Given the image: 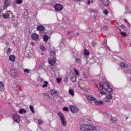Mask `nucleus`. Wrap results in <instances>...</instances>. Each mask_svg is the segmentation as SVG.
Masks as SVG:
<instances>
[{
    "mask_svg": "<svg viewBox=\"0 0 131 131\" xmlns=\"http://www.w3.org/2000/svg\"><path fill=\"white\" fill-rule=\"evenodd\" d=\"M16 4H17V5H21V4H22L23 1V0H16Z\"/></svg>",
    "mask_w": 131,
    "mask_h": 131,
    "instance_id": "nucleus-29",
    "label": "nucleus"
},
{
    "mask_svg": "<svg viewBox=\"0 0 131 131\" xmlns=\"http://www.w3.org/2000/svg\"><path fill=\"white\" fill-rule=\"evenodd\" d=\"M32 39H37L38 38V35L37 34L33 33L31 35Z\"/></svg>",
    "mask_w": 131,
    "mask_h": 131,
    "instance_id": "nucleus-16",
    "label": "nucleus"
},
{
    "mask_svg": "<svg viewBox=\"0 0 131 131\" xmlns=\"http://www.w3.org/2000/svg\"><path fill=\"white\" fill-rule=\"evenodd\" d=\"M10 14H12L11 11H7L6 13L3 14L2 17L3 18H4V19H8V18H9L10 17Z\"/></svg>",
    "mask_w": 131,
    "mask_h": 131,
    "instance_id": "nucleus-8",
    "label": "nucleus"
},
{
    "mask_svg": "<svg viewBox=\"0 0 131 131\" xmlns=\"http://www.w3.org/2000/svg\"><path fill=\"white\" fill-rule=\"evenodd\" d=\"M121 28H122L123 29H125V26L123 25H121Z\"/></svg>",
    "mask_w": 131,
    "mask_h": 131,
    "instance_id": "nucleus-40",
    "label": "nucleus"
},
{
    "mask_svg": "<svg viewBox=\"0 0 131 131\" xmlns=\"http://www.w3.org/2000/svg\"><path fill=\"white\" fill-rule=\"evenodd\" d=\"M84 78H88V76H84Z\"/></svg>",
    "mask_w": 131,
    "mask_h": 131,
    "instance_id": "nucleus-48",
    "label": "nucleus"
},
{
    "mask_svg": "<svg viewBox=\"0 0 131 131\" xmlns=\"http://www.w3.org/2000/svg\"><path fill=\"white\" fill-rule=\"evenodd\" d=\"M51 94L52 95V96H54V95H58V92L55 90H52L51 91Z\"/></svg>",
    "mask_w": 131,
    "mask_h": 131,
    "instance_id": "nucleus-22",
    "label": "nucleus"
},
{
    "mask_svg": "<svg viewBox=\"0 0 131 131\" xmlns=\"http://www.w3.org/2000/svg\"><path fill=\"white\" fill-rule=\"evenodd\" d=\"M11 73L12 76H13L15 77H17L18 76V74L17 73V71L12 69L11 70Z\"/></svg>",
    "mask_w": 131,
    "mask_h": 131,
    "instance_id": "nucleus-13",
    "label": "nucleus"
},
{
    "mask_svg": "<svg viewBox=\"0 0 131 131\" xmlns=\"http://www.w3.org/2000/svg\"><path fill=\"white\" fill-rule=\"evenodd\" d=\"M34 107L32 105H30V106H29V108L30 110V111H31V112H32V113H34Z\"/></svg>",
    "mask_w": 131,
    "mask_h": 131,
    "instance_id": "nucleus-27",
    "label": "nucleus"
},
{
    "mask_svg": "<svg viewBox=\"0 0 131 131\" xmlns=\"http://www.w3.org/2000/svg\"><path fill=\"white\" fill-rule=\"evenodd\" d=\"M105 86V83L103 84V82H100L99 83V88H98V91H103L104 89H105L104 87Z\"/></svg>",
    "mask_w": 131,
    "mask_h": 131,
    "instance_id": "nucleus-9",
    "label": "nucleus"
},
{
    "mask_svg": "<svg viewBox=\"0 0 131 131\" xmlns=\"http://www.w3.org/2000/svg\"><path fill=\"white\" fill-rule=\"evenodd\" d=\"M36 29L38 31H43L45 30V27L42 26H38Z\"/></svg>",
    "mask_w": 131,
    "mask_h": 131,
    "instance_id": "nucleus-15",
    "label": "nucleus"
},
{
    "mask_svg": "<svg viewBox=\"0 0 131 131\" xmlns=\"http://www.w3.org/2000/svg\"><path fill=\"white\" fill-rule=\"evenodd\" d=\"M69 77L73 82L76 81V77L75 76V74H74L73 72H71L70 73Z\"/></svg>",
    "mask_w": 131,
    "mask_h": 131,
    "instance_id": "nucleus-6",
    "label": "nucleus"
},
{
    "mask_svg": "<svg viewBox=\"0 0 131 131\" xmlns=\"http://www.w3.org/2000/svg\"><path fill=\"white\" fill-rule=\"evenodd\" d=\"M102 4L105 6V7H107L110 4V1L109 0H101Z\"/></svg>",
    "mask_w": 131,
    "mask_h": 131,
    "instance_id": "nucleus-10",
    "label": "nucleus"
},
{
    "mask_svg": "<svg viewBox=\"0 0 131 131\" xmlns=\"http://www.w3.org/2000/svg\"><path fill=\"white\" fill-rule=\"evenodd\" d=\"M104 90L106 91V92H107V93H112V92L113 91V90L110 88V86H109V82H104Z\"/></svg>",
    "mask_w": 131,
    "mask_h": 131,
    "instance_id": "nucleus-3",
    "label": "nucleus"
},
{
    "mask_svg": "<svg viewBox=\"0 0 131 131\" xmlns=\"http://www.w3.org/2000/svg\"><path fill=\"white\" fill-rule=\"evenodd\" d=\"M95 104L97 106H99L100 105H104V103L103 100H99V101H95Z\"/></svg>",
    "mask_w": 131,
    "mask_h": 131,
    "instance_id": "nucleus-12",
    "label": "nucleus"
},
{
    "mask_svg": "<svg viewBox=\"0 0 131 131\" xmlns=\"http://www.w3.org/2000/svg\"><path fill=\"white\" fill-rule=\"evenodd\" d=\"M63 109L64 111H68V110H69V108L67 107H63Z\"/></svg>",
    "mask_w": 131,
    "mask_h": 131,
    "instance_id": "nucleus-38",
    "label": "nucleus"
},
{
    "mask_svg": "<svg viewBox=\"0 0 131 131\" xmlns=\"http://www.w3.org/2000/svg\"><path fill=\"white\" fill-rule=\"evenodd\" d=\"M121 35H122L123 36H126V34L123 32L121 33Z\"/></svg>",
    "mask_w": 131,
    "mask_h": 131,
    "instance_id": "nucleus-37",
    "label": "nucleus"
},
{
    "mask_svg": "<svg viewBox=\"0 0 131 131\" xmlns=\"http://www.w3.org/2000/svg\"><path fill=\"white\" fill-rule=\"evenodd\" d=\"M120 66L121 67H122L123 68H125V69H126L128 67V65L126 64L125 62H120Z\"/></svg>",
    "mask_w": 131,
    "mask_h": 131,
    "instance_id": "nucleus-14",
    "label": "nucleus"
},
{
    "mask_svg": "<svg viewBox=\"0 0 131 131\" xmlns=\"http://www.w3.org/2000/svg\"><path fill=\"white\" fill-rule=\"evenodd\" d=\"M44 83L42 85V88H48V82L46 81H44Z\"/></svg>",
    "mask_w": 131,
    "mask_h": 131,
    "instance_id": "nucleus-30",
    "label": "nucleus"
},
{
    "mask_svg": "<svg viewBox=\"0 0 131 131\" xmlns=\"http://www.w3.org/2000/svg\"><path fill=\"white\" fill-rule=\"evenodd\" d=\"M113 96L111 93H108L107 95H106V98L108 99V100H111L112 99Z\"/></svg>",
    "mask_w": 131,
    "mask_h": 131,
    "instance_id": "nucleus-18",
    "label": "nucleus"
},
{
    "mask_svg": "<svg viewBox=\"0 0 131 131\" xmlns=\"http://www.w3.org/2000/svg\"><path fill=\"white\" fill-rule=\"evenodd\" d=\"M100 94H101V95H105V92L102 91L100 92Z\"/></svg>",
    "mask_w": 131,
    "mask_h": 131,
    "instance_id": "nucleus-44",
    "label": "nucleus"
},
{
    "mask_svg": "<svg viewBox=\"0 0 131 131\" xmlns=\"http://www.w3.org/2000/svg\"><path fill=\"white\" fill-rule=\"evenodd\" d=\"M64 82H67L68 81V78L66 77V78L64 79Z\"/></svg>",
    "mask_w": 131,
    "mask_h": 131,
    "instance_id": "nucleus-39",
    "label": "nucleus"
},
{
    "mask_svg": "<svg viewBox=\"0 0 131 131\" xmlns=\"http://www.w3.org/2000/svg\"><path fill=\"white\" fill-rule=\"evenodd\" d=\"M83 54L85 56H89L90 55V52H89V51H88V50L85 49L83 51Z\"/></svg>",
    "mask_w": 131,
    "mask_h": 131,
    "instance_id": "nucleus-25",
    "label": "nucleus"
},
{
    "mask_svg": "<svg viewBox=\"0 0 131 131\" xmlns=\"http://www.w3.org/2000/svg\"><path fill=\"white\" fill-rule=\"evenodd\" d=\"M74 71L75 73V74L76 76H79V72L76 70V69H74Z\"/></svg>",
    "mask_w": 131,
    "mask_h": 131,
    "instance_id": "nucleus-28",
    "label": "nucleus"
},
{
    "mask_svg": "<svg viewBox=\"0 0 131 131\" xmlns=\"http://www.w3.org/2000/svg\"><path fill=\"white\" fill-rule=\"evenodd\" d=\"M103 13H104L105 15H108V14L109 13V12H108V10H107V9H105L103 11Z\"/></svg>",
    "mask_w": 131,
    "mask_h": 131,
    "instance_id": "nucleus-34",
    "label": "nucleus"
},
{
    "mask_svg": "<svg viewBox=\"0 0 131 131\" xmlns=\"http://www.w3.org/2000/svg\"><path fill=\"white\" fill-rule=\"evenodd\" d=\"M13 119L15 122H17V123H19L20 122V116L18 114H15L13 116Z\"/></svg>",
    "mask_w": 131,
    "mask_h": 131,
    "instance_id": "nucleus-7",
    "label": "nucleus"
},
{
    "mask_svg": "<svg viewBox=\"0 0 131 131\" xmlns=\"http://www.w3.org/2000/svg\"><path fill=\"white\" fill-rule=\"evenodd\" d=\"M61 122L63 126H66L67 122H66V119L65 118L64 119H62V120H61Z\"/></svg>",
    "mask_w": 131,
    "mask_h": 131,
    "instance_id": "nucleus-19",
    "label": "nucleus"
},
{
    "mask_svg": "<svg viewBox=\"0 0 131 131\" xmlns=\"http://www.w3.org/2000/svg\"><path fill=\"white\" fill-rule=\"evenodd\" d=\"M4 7V8H8V7H9V2H8V0H5Z\"/></svg>",
    "mask_w": 131,
    "mask_h": 131,
    "instance_id": "nucleus-24",
    "label": "nucleus"
},
{
    "mask_svg": "<svg viewBox=\"0 0 131 131\" xmlns=\"http://www.w3.org/2000/svg\"><path fill=\"white\" fill-rule=\"evenodd\" d=\"M43 39L44 41H48L49 40V36L45 35L43 37Z\"/></svg>",
    "mask_w": 131,
    "mask_h": 131,
    "instance_id": "nucleus-21",
    "label": "nucleus"
},
{
    "mask_svg": "<svg viewBox=\"0 0 131 131\" xmlns=\"http://www.w3.org/2000/svg\"><path fill=\"white\" fill-rule=\"evenodd\" d=\"M12 49H11V48H8V52H11Z\"/></svg>",
    "mask_w": 131,
    "mask_h": 131,
    "instance_id": "nucleus-43",
    "label": "nucleus"
},
{
    "mask_svg": "<svg viewBox=\"0 0 131 131\" xmlns=\"http://www.w3.org/2000/svg\"><path fill=\"white\" fill-rule=\"evenodd\" d=\"M88 5H90V4H91V0H89L88 1Z\"/></svg>",
    "mask_w": 131,
    "mask_h": 131,
    "instance_id": "nucleus-45",
    "label": "nucleus"
},
{
    "mask_svg": "<svg viewBox=\"0 0 131 131\" xmlns=\"http://www.w3.org/2000/svg\"><path fill=\"white\" fill-rule=\"evenodd\" d=\"M24 71L25 73H30V70H29L28 69H25Z\"/></svg>",
    "mask_w": 131,
    "mask_h": 131,
    "instance_id": "nucleus-32",
    "label": "nucleus"
},
{
    "mask_svg": "<svg viewBox=\"0 0 131 131\" xmlns=\"http://www.w3.org/2000/svg\"><path fill=\"white\" fill-rule=\"evenodd\" d=\"M31 45H32V46H34L35 43H34V42H31Z\"/></svg>",
    "mask_w": 131,
    "mask_h": 131,
    "instance_id": "nucleus-42",
    "label": "nucleus"
},
{
    "mask_svg": "<svg viewBox=\"0 0 131 131\" xmlns=\"http://www.w3.org/2000/svg\"><path fill=\"white\" fill-rule=\"evenodd\" d=\"M45 95L46 96V97H49V94L46 93Z\"/></svg>",
    "mask_w": 131,
    "mask_h": 131,
    "instance_id": "nucleus-46",
    "label": "nucleus"
},
{
    "mask_svg": "<svg viewBox=\"0 0 131 131\" xmlns=\"http://www.w3.org/2000/svg\"><path fill=\"white\" fill-rule=\"evenodd\" d=\"M54 9L56 12H60L63 10V6H62L61 4L55 5Z\"/></svg>",
    "mask_w": 131,
    "mask_h": 131,
    "instance_id": "nucleus-5",
    "label": "nucleus"
},
{
    "mask_svg": "<svg viewBox=\"0 0 131 131\" xmlns=\"http://www.w3.org/2000/svg\"><path fill=\"white\" fill-rule=\"evenodd\" d=\"M76 61L77 62V63H78L79 64H80V63H81V59L76 58Z\"/></svg>",
    "mask_w": 131,
    "mask_h": 131,
    "instance_id": "nucleus-31",
    "label": "nucleus"
},
{
    "mask_svg": "<svg viewBox=\"0 0 131 131\" xmlns=\"http://www.w3.org/2000/svg\"><path fill=\"white\" fill-rule=\"evenodd\" d=\"M95 127L94 125L90 124H83L80 126V129L82 131H92L95 130Z\"/></svg>",
    "mask_w": 131,
    "mask_h": 131,
    "instance_id": "nucleus-2",
    "label": "nucleus"
},
{
    "mask_svg": "<svg viewBox=\"0 0 131 131\" xmlns=\"http://www.w3.org/2000/svg\"><path fill=\"white\" fill-rule=\"evenodd\" d=\"M9 60L12 62V63H14L15 61H16V56L15 55H10L9 57Z\"/></svg>",
    "mask_w": 131,
    "mask_h": 131,
    "instance_id": "nucleus-11",
    "label": "nucleus"
},
{
    "mask_svg": "<svg viewBox=\"0 0 131 131\" xmlns=\"http://www.w3.org/2000/svg\"><path fill=\"white\" fill-rule=\"evenodd\" d=\"M69 108L72 113L75 114L78 112V108L73 105H70Z\"/></svg>",
    "mask_w": 131,
    "mask_h": 131,
    "instance_id": "nucleus-4",
    "label": "nucleus"
},
{
    "mask_svg": "<svg viewBox=\"0 0 131 131\" xmlns=\"http://www.w3.org/2000/svg\"><path fill=\"white\" fill-rule=\"evenodd\" d=\"M74 1V2H77V0H73Z\"/></svg>",
    "mask_w": 131,
    "mask_h": 131,
    "instance_id": "nucleus-51",
    "label": "nucleus"
},
{
    "mask_svg": "<svg viewBox=\"0 0 131 131\" xmlns=\"http://www.w3.org/2000/svg\"><path fill=\"white\" fill-rule=\"evenodd\" d=\"M4 86H5V84L3 82H0V89H3Z\"/></svg>",
    "mask_w": 131,
    "mask_h": 131,
    "instance_id": "nucleus-33",
    "label": "nucleus"
},
{
    "mask_svg": "<svg viewBox=\"0 0 131 131\" xmlns=\"http://www.w3.org/2000/svg\"><path fill=\"white\" fill-rule=\"evenodd\" d=\"M125 22H127V20L125 19Z\"/></svg>",
    "mask_w": 131,
    "mask_h": 131,
    "instance_id": "nucleus-50",
    "label": "nucleus"
},
{
    "mask_svg": "<svg viewBox=\"0 0 131 131\" xmlns=\"http://www.w3.org/2000/svg\"><path fill=\"white\" fill-rule=\"evenodd\" d=\"M114 121H116V119H115V120H114Z\"/></svg>",
    "mask_w": 131,
    "mask_h": 131,
    "instance_id": "nucleus-52",
    "label": "nucleus"
},
{
    "mask_svg": "<svg viewBox=\"0 0 131 131\" xmlns=\"http://www.w3.org/2000/svg\"><path fill=\"white\" fill-rule=\"evenodd\" d=\"M26 110H24V108H21L18 111V113H19V114H22V113H26Z\"/></svg>",
    "mask_w": 131,
    "mask_h": 131,
    "instance_id": "nucleus-23",
    "label": "nucleus"
},
{
    "mask_svg": "<svg viewBox=\"0 0 131 131\" xmlns=\"http://www.w3.org/2000/svg\"><path fill=\"white\" fill-rule=\"evenodd\" d=\"M112 119H113V118H112Z\"/></svg>",
    "mask_w": 131,
    "mask_h": 131,
    "instance_id": "nucleus-54",
    "label": "nucleus"
},
{
    "mask_svg": "<svg viewBox=\"0 0 131 131\" xmlns=\"http://www.w3.org/2000/svg\"><path fill=\"white\" fill-rule=\"evenodd\" d=\"M93 1H92V2L91 3H93Z\"/></svg>",
    "mask_w": 131,
    "mask_h": 131,
    "instance_id": "nucleus-55",
    "label": "nucleus"
},
{
    "mask_svg": "<svg viewBox=\"0 0 131 131\" xmlns=\"http://www.w3.org/2000/svg\"><path fill=\"white\" fill-rule=\"evenodd\" d=\"M105 102H110V101L106 100H105Z\"/></svg>",
    "mask_w": 131,
    "mask_h": 131,
    "instance_id": "nucleus-49",
    "label": "nucleus"
},
{
    "mask_svg": "<svg viewBox=\"0 0 131 131\" xmlns=\"http://www.w3.org/2000/svg\"><path fill=\"white\" fill-rule=\"evenodd\" d=\"M50 54L51 56V59L49 58L48 62L51 65V66H54L55 65V63H56L57 59H56V52L54 51L53 50L51 51L50 52Z\"/></svg>",
    "mask_w": 131,
    "mask_h": 131,
    "instance_id": "nucleus-1",
    "label": "nucleus"
},
{
    "mask_svg": "<svg viewBox=\"0 0 131 131\" xmlns=\"http://www.w3.org/2000/svg\"><path fill=\"white\" fill-rule=\"evenodd\" d=\"M88 100H91V101H96V98H95L91 96H88Z\"/></svg>",
    "mask_w": 131,
    "mask_h": 131,
    "instance_id": "nucleus-26",
    "label": "nucleus"
},
{
    "mask_svg": "<svg viewBox=\"0 0 131 131\" xmlns=\"http://www.w3.org/2000/svg\"><path fill=\"white\" fill-rule=\"evenodd\" d=\"M40 49L41 50H42V51H46V47H45V46H43V45H41L40 46Z\"/></svg>",
    "mask_w": 131,
    "mask_h": 131,
    "instance_id": "nucleus-36",
    "label": "nucleus"
},
{
    "mask_svg": "<svg viewBox=\"0 0 131 131\" xmlns=\"http://www.w3.org/2000/svg\"><path fill=\"white\" fill-rule=\"evenodd\" d=\"M69 93L71 96H74V90L71 89V88L69 89Z\"/></svg>",
    "mask_w": 131,
    "mask_h": 131,
    "instance_id": "nucleus-20",
    "label": "nucleus"
},
{
    "mask_svg": "<svg viewBox=\"0 0 131 131\" xmlns=\"http://www.w3.org/2000/svg\"><path fill=\"white\" fill-rule=\"evenodd\" d=\"M57 114H58L59 118H60V120H62V119H65V117H64V115H63V114H62V113L58 112Z\"/></svg>",
    "mask_w": 131,
    "mask_h": 131,
    "instance_id": "nucleus-17",
    "label": "nucleus"
},
{
    "mask_svg": "<svg viewBox=\"0 0 131 131\" xmlns=\"http://www.w3.org/2000/svg\"><path fill=\"white\" fill-rule=\"evenodd\" d=\"M72 32H73V31H71V30H70L69 31V33H72Z\"/></svg>",
    "mask_w": 131,
    "mask_h": 131,
    "instance_id": "nucleus-47",
    "label": "nucleus"
},
{
    "mask_svg": "<svg viewBox=\"0 0 131 131\" xmlns=\"http://www.w3.org/2000/svg\"><path fill=\"white\" fill-rule=\"evenodd\" d=\"M56 80L58 81V83H59L60 81H61V80L59 78H57Z\"/></svg>",
    "mask_w": 131,
    "mask_h": 131,
    "instance_id": "nucleus-41",
    "label": "nucleus"
},
{
    "mask_svg": "<svg viewBox=\"0 0 131 131\" xmlns=\"http://www.w3.org/2000/svg\"><path fill=\"white\" fill-rule=\"evenodd\" d=\"M128 118V117H127V118H126V119H127Z\"/></svg>",
    "mask_w": 131,
    "mask_h": 131,
    "instance_id": "nucleus-53",
    "label": "nucleus"
},
{
    "mask_svg": "<svg viewBox=\"0 0 131 131\" xmlns=\"http://www.w3.org/2000/svg\"><path fill=\"white\" fill-rule=\"evenodd\" d=\"M38 123L39 124H42V123H43V121L42 120H41V119H39L38 120Z\"/></svg>",
    "mask_w": 131,
    "mask_h": 131,
    "instance_id": "nucleus-35",
    "label": "nucleus"
}]
</instances>
